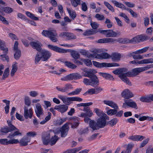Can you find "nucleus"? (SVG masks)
I'll return each mask as SVG.
<instances>
[{"label": "nucleus", "instance_id": "1", "mask_svg": "<svg viewBox=\"0 0 153 153\" xmlns=\"http://www.w3.org/2000/svg\"><path fill=\"white\" fill-rule=\"evenodd\" d=\"M127 71L126 68H122L117 69L113 71V73L115 74L119 75V77L123 81L128 85H131V83L127 78Z\"/></svg>", "mask_w": 153, "mask_h": 153}, {"label": "nucleus", "instance_id": "2", "mask_svg": "<svg viewBox=\"0 0 153 153\" xmlns=\"http://www.w3.org/2000/svg\"><path fill=\"white\" fill-rule=\"evenodd\" d=\"M153 68V64L147 65L145 67L137 68L133 69L131 72H127V76H134L140 72Z\"/></svg>", "mask_w": 153, "mask_h": 153}, {"label": "nucleus", "instance_id": "3", "mask_svg": "<svg viewBox=\"0 0 153 153\" xmlns=\"http://www.w3.org/2000/svg\"><path fill=\"white\" fill-rule=\"evenodd\" d=\"M107 118H99L96 123L94 121L91 122L90 126L93 131L99 129L100 128H103L106 125V120Z\"/></svg>", "mask_w": 153, "mask_h": 153}, {"label": "nucleus", "instance_id": "4", "mask_svg": "<svg viewBox=\"0 0 153 153\" xmlns=\"http://www.w3.org/2000/svg\"><path fill=\"white\" fill-rule=\"evenodd\" d=\"M42 34L45 37H49L53 42H55L57 41L56 37L57 36L58 34L56 31L54 30H43L42 32Z\"/></svg>", "mask_w": 153, "mask_h": 153}, {"label": "nucleus", "instance_id": "5", "mask_svg": "<svg viewBox=\"0 0 153 153\" xmlns=\"http://www.w3.org/2000/svg\"><path fill=\"white\" fill-rule=\"evenodd\" d=\"M93 52L94 53L90 54L91 58H95L97 59H107L111 57L110 55L106 53H103L101 54L98 53H99L98 49H95Z\"/></svg>", "mask_w": 153, "mask_h": 153}, {"label": "nucleus", "instance_id": "6", "mask_svg": "<svg viewBox=\"0 0 153 153\" xmlns=\"http://www.w3.org/2000/svg\"><path fill=\"white\" fill-rule=\"evenodd\" d=\"M58 97L62 100L64 103L67 105L70 104L71 101L81 102L82 100V99L78 97H67L65 96L60 95L58 96Z\"/></svg>", "mask_w": 153, "mask_h": 153}, {"label": "nucleus", "instance_id": "7", "mask_svg": "<svg viewBox=\"0 0 153 153\" xmlns=\"http://www.w3.org/2000/svg\"><path fill=\"white\" fill-rule=\"evenodd\" d=\"M94 65L98 68L110 67H118L119 65L117 63H107L105 62L99 63L95 61H92Z\"/></svg>", "mask_w": 153, "mask_h": 153}, {"label": "nucleus", "instance_id": "8", "mask_svg": "<svg viewBox=\"0 0 153 153\" xmlns=\"http://www.w3.org/2000/svg\"><path fill=\"white\" fill-rule=\"evenodd\" d=\"M82 78V76L79 74L72 73L62 78L61 79L62 81H69L79 79Z\"/></svg>", "mask_w": 153, "mask_h": 153}, {"label": "nucleus", "instance_id": "9", "mask_svg": "<svg viewBox=\"0 0 153 153\" xmlns=\"http://www.w3.org/2000/svg\"><path fill=\"white\" fill-rule=\"evenodd\" d=\"M99 32L104 35L106 37H115L117 36V33L111 30H101Z\"/></svg>", "mask_w": 153, "mask_h": 153}, {"label": "nucleus", "instance_id": "10", "mask_svg": "<svg viewBox=\"0 0 153 153\" xmlns=\"http://www.w3.org/2000/svg\"><path fill=\"white\" fill-rule=\"evenodd\" d=\"M15 143H14V144L19 143L20 146H26L30 141V138L27 137H22L19 140L17 139H15Z\"/></svg>", "mask_w": 153, "mask_h": 153}, {"label": "nucleus", "instance_id": "11", "mask_svg": "<svg viewBox=\"0 0 153 153\" xmlns=\"http://www.w3.org/2000/svg\"><path fill=\"white\" fill-rule=\"evenodd\" d=\"M149 39V37L146 35L142 34L138 35L131 39V41L133 42H140L147 40Z\"/></svg>", "mask_w": 153, "mask_h": 153}, {"label": "nucleus", "instance_id": "12", "mask_svg": "<svg viewBox=\"0 0 153 153\" xmlns=\"http://www.w3.org/2000/svg\"><path fill=\"white\" fill-rule=\"evenodd\" d=\"M70 123H65L60 128V131L61 132V136L62 137H65L67 135L69 130L68 126Z\"/></svg>", "mask_w": 153, "mask_h": 153}, {"label": "nucleus", "instance_id": "13", "mask_svg": "<svg viewBox=\"0 0 153 153\" xmlns=\"http://www.w3.org/2000/svg\"><path fill=\"white\" fill-rule=\"evenodd\" d=\"M18 42L16 41L13 46V51L14 52V57L16 60L18 59L21 56V51L18 48Z\"/></svg>", "mask_w": 153, "mask_h": 153}, {"label": "nucleus", "instance_id": "14", "mask_svg": "<svg viewBox=\"0 0 153 153\" xmlns=\"http://www.w3.org/2000/svg\"><path fill=\"white\" fill-rule=\"evenodd\" d=\"M56 88L59 91L62 92L67 93L69 91V89H72L73 88L72 85L70 83H67L65 84L63 87L57 86Z\"/></svg>", "mask_w": 153, "mask_h": 153}, {"label": "nucleus", "instance_id": "15", "mask_svg": "<svg viewBox=\"0 0 153 153\" xmlns=\"http://www.w3.org/2000/svg\"><path fill=\"white\" fill-rule=\"evenodd\" d=\"M48 47L50 49L59 53H65L69 51V49L61 48L56 46H54L51 45H48Z\"/></svg>", "mask_w": 153, "mask_h": 153}, {"label": "nucleus", "instance_id": "16", "mask_svg": "<svg viewBox=\"0 0 153 153\" xmlns=\"http://www.w3.org/2000/svg\"><path fill=\"white\" fill-rule=\"evenodd\" d=\"M59 36L62 37H66L68 40L74 39L76 38V36L74 34L68 32H62L59 34Z\"/></svg>", "mask_w": 153, "mask_h": 153}, {"label": "nucleus", "instance_id": "17", "mask_svg": "<svg viewBox=\"0 0 153 153\" xmlns=\"http://www.w3.org/2000/svg\"><path fill=\"white\" fill-rule=\"evenodd\" d=\"M24 115L25 118L27 119L28 118H32L33 115V110L32 108L28 109L27 106H25L24 108Z\"/></svg>", "mask_w": 153, "mask_h": 153}, {"label": "nucleus", "instance_id": "18", "mask_svg": "<svg viewBox=\"0 0 153 153\" xmlns=\"http://www.w3.org/2000/svg\"><path fill=\"white\" fill-rule=\"evenodd\" d=\"M121 95L123 97L126 99L132 97L134 96L133 93L128 89L123 90L121 93Z\"/></svg>", "mask_w": 153, "mask_h": 153}, {"label": "nucleus", "instance_id": "19", "mask_svg": "<svg viewBox=\"0 0 153 153\" xmlns=\"http://www.w3.org/2000/svg\"><path fill=\"white\" fill-rule=\"evenodd\" d=\"M40 53L42 57V60L43 61L48 60L51 56V53L46 50H42Z\"/></svg>", "mask_w": 153, "mask_h": 153}, {"label": "nucleus", "instance_id": "20", "mask_svg": "<svg viewBox=\"0 0 153 153\" xmlns=\"http://www.w3.org/2000/svg\"><path fill=\"white\" fill-rule=\"evenodd\" d=\"M35 111L36 116L39 117L43 114V110L41 104L39 103H36V105Z\"/></svg>", "mask_w": 153, "mask_h": 153}, {"label": "nucleus", "instance_id": "21", "mask_svg": "<svg viewBox=\"0 0 153 153\" xmlns=\"http://www.w3.org/2000/svg\"><path fill=\"white\" fill-rule=\"evenodd\" d=\"M30 45L33 48L38 51H40L41 50L42 44L38 41L31 42L30 43Z\"/></svg>", "mask_w": 153, "mask_h": 153}, {"label": "nucleus", "instance_id": "22", "mask_svg": "<svg viewBox=\"0 0 153 153\" xmlns=\"http://www.w3.org/2000/svg\"><path fill=\"white\" fill-rule=\"evenodd\" d=\"M50 137V134L48 132H45L42 134V141L44 145H47L48 144Z\"/></svg>", "mask_w": 153, "mask_h": 153}, {"label": "nucleus", "instance_id": "23", "mask_svg": "<svg viewBox=\"0 0 153 153\" xmlns=\"http://www.w3.org/2000/svg\"><path fill=\"white\" fill-rule=\"evenodd\" d=\"M117 39H115L111 38H103L97 40V42L100 43H116Z\"/></svg>", "mask_w": 153, "mask_h": 153}, {"label": "nucleus", "instance_id": "24", "mask_svg": "<svg viewBox=\"0 0 153 153\" xmlns=\"http://www.w3.org/2000/svg\"><path fill=\"white\" fill-rule=\"evenodd\" d=\"M88 77L90 79L91 85L95 86L98 85L99 82V80L97 77L95 76H90L88 75Z\"/></svg>", "mask_w": 153, "mask_h": 153}, {"label": "nucleus", "instance_id": "25", "mask_svg": "<svg viewBox=\"0 0 153 153\" xmlns=\"http://www.w3.org/2000/svg\"><path fill=\"white\" fill-rule=\"evenodd\" d=\"M104 103L113 108L118 109L117 104L114 101L109 100H105L103 101Z\"/></svg>", "mask_w": 153, "mask_h": 153}, {"label": "nucleus", "instance_id": "26", "mask_svg": "<svg viewBox=\"0 0 153 153\" xmlns=\"http://www.w3.org/2000/svg\"><path fill=\"white\" fill-rule=\"evenodd\" d=\"M94 111L96 113L97 115L100 117V118H107L108 117L106 114L104 113L101 110L98 108H95L94 109Z\"/></svg>", "mask_w": 153, "mask_h": 153}, {"label": "nucleus", "instance_id": "27", "mask_svg": "<svg viewBox=\"0 0 153 153\" xmlns=\"http://www.w3.org/2000/svg\"><path fill=\"white\" fill-rule=\"evenodd\" d=\"M15 140V139H10L8 140L7 139H0V143L4 145H7L10 144H14Z\"/></svg>", "mask_w": 153, "mask_h": 153}, {"label": "nucleus", "instance_id": "28", "mask_svg": "<svg viewBox=\"0 0 153 153\" xmlns=\"http://www.w3.org/2000/svg\"><path fill=\"white\" fill-rule=\"evenodd\" d=\"M145 138L143 136L135 135L128 137V139L134 141H141Z\"/></svg>", "mask_w": 153, "mask_h": 153}, {"label": "nucleus", "instance_id": "29", "mask_svg": "<svg viewBox=\"0 0 153 153\" xmlns=\"http://www.w3.org/2000/svg\"><path fill=\"white\" fill-rule=\"evenodd\" d=\"M99 74L105 78L109 80H114V79L113 76L111 74L99 72Z\"/></svg>", "mask_w": 153, "mask_h": 153}, {"label": "nucleus", "instance_id": "30", "mask_svg": "<svg viewBox=\"0 0 153 153\" xmlns=\"http://www.w3.org/2000/svg\"><path fill=\"white\" fill-rule=\"evenodd\" d=\"M0 49L3 51V53H7L8 49L6 47L5 42L4 41L1 40H0Z\"/></svg>", "mask_w": 153, "mask_h": 153}, {"label": "nucleus", "instance_id": "31", "mask_svg": "<svg viewBox=\"0 0 153 153\" xmlns=\"http://www.w3.org/2000/svg\"><path fill=\"white\" fill-rule=\"evenodd\" d=\"M126 103L127 104L128 106L136 109L138 108V107L136 103L131 100H127Z\"/></svg>", "mask_w": 153, "mask_h": 153}, {"label": "nucleus", "instance_id": "32", "mask_svg": "<svg viewBox=\"0 0 153 153\" xmlns=\"http://www.w3.org/2000/svg\"><path fill=\"white\" fill-rule=\"evenodd\" d=\"M121 54L118 53H114L112 54L111 57L113 61H119L121 58Z\"/></svg>", "mask_w": 153, "mask_h": 153}, {"label": "nucleus", "instance_id": "33", "mask_svg": "<svg viewBox=\"0 0 153 153\" xmlns=\"http://www.w3.org/2000/svg\"><path fill=\"white\" fill-rule=\"evenodd\" d=\"M12 68L10 72V75L11 76L13 77L14 76L15 73L18 69L17 63L16 62H15L14 64L12 65Z\"/></svg>", "mask_w": 153, "mask_h": 153}, {"label": "nucleus", "instance_id": "34", "mask_svg": "<svg viewBox=\"0 0 153 153\" xmlns=\"http://www.w3.org/2000/svg\"><path fill=\"white\" fill-rule=\"evenodd\" d=\"M82 149L81 146L76 148L73 149H69L65 151L64 153H76Z\"/></svg>", "mask_w": 153, "mask_h": 153}, {"label": "nucleus", "instance_id": "35", "mask_svg": "<svg viewBox=\"0 0 153 153\" xmlns=\"http://www.w3.org/2000/svg\"><path fill=\"white\" fill-rule=\"evenodd\" d=\"M58 139V137L57 136L55 135L52 136L51 138L49 140V143L51 146L54 145L56 143Z\"/></svg>", "mask_w": 153, "mask_h": 153}, {"label": "nucleus", "instance_id": "36", "mask_svg": "<svg viewBox=\"0 0 153 153\" xmlns=\"http://www.w3.org/2000/svg\"><path fill=\"white\" fill-rule=\"evenodd\" d=\"M111 1L117 7L123 9H126V7L123 4L117 2L115 0H112Z\"/></svg>", "mask_w": 153, "mask_h": 153}, {"label": "nucleus", "instance_id": "37", "mask_svg": "<svg viewBox=\"0 0 153 153\" xmlns=\"http://www.w3.org/2000/svg\"><path fill=\"white\" fill-rule=\"evenodd\" d=\"M140 64H148L153 63V58L145 59L140 61Z\"/></svg>", "mask_w": 153, "mask_h": 153}, {"label": "nucleus", "instance_id": "38", "mask_svg": "<svg viewBox=\"0 0 153 153\" xmlns=\"http://www.w3.org/2000/svg\"><path fill=\"white\" fill-rule=\"evenodd\" d=\"M42 59V57L40 52H38L36 54L35 58V63L37 64Z\"/></svg>", "mask_w": 153, "mask_h": 153}, {"label": "nucleus", "instance_id": "39", "mask_svg": "<svg viewBox=\"0 0 153 153\" xmlns=\"http://www.w3.org/2000/svg\"><path fill=\"white\" fill-rule=\"evenodd\" d=\"M18 135H22V134L19 131H15L13 133H11L9 134V135L7 136V137L10 139H11L13 137Z\"/></svg>", "mask_w": 153, "mask_h": 153}, {"label": "nucleus", "instance_id": "40", "mask_svg": "<svg viewBox=\"0 0 153 153\" xmlns=\"http://www.w3.org/2000/svg\"><path fill=\"white\" fill-rule=\"evenodd\" d=\"M67 11L71 17L74 20V19L76 17V14L75 12L73 10H71L69 9H67Z\"/></svg>", "mask_w": 153, "mask_h": 153}, {"label": "nucleus", "instance_id": "41", "mask_svg": "<svg viewBox=\"0 0 153 153\" xmlns=\"http://www.w3.org/2000/svg\"><path fill=\"white\" fill-rule=\"evenodd\" d=\"M25 14L27 16L33 20H39L38 18L35 16L33 14L29 11H26Z\"/></svg>", "mask_w": 153, "mask_h": 153}, {"label": "nucleus", "instance_id": "42", "mask_svg": "<svg viewBox=\"0 0 153 153\" xmlns=\"http://www.w3.org/2000/svg\"><path fill=\"white\" fill-rule=\"evenodd\" d=\"M3 12L7 13H10L13 11V10L9 7H2Z\"/></svg>", "mask_w": 153, "mask_h": 153}, {"label": "nucleus", "instance_id": "43", "mask_svg": "<svg viewBox=\"0 0 153 153\" xmlns=\"http://www.w3.org/2000/svg\"><path fill=\"white\" fill-rule=\"evenodd\" d=\"M118 109L114 108V109H110L107 111V113L108 115L110 116L116 115V114L117 112V110Z\"/></svg>", "mask_w": 153, "mask_h": 153}, {"label": "nucleus", "instance_id": "44", "mask_svg": "<svg viewBox=\"0 0 153 153\" xmlns=\"http://www.w3.org/2000/svg\"><path fill=\"white\" fill-rule=\"evenodd\" d=\"M153 30V28L152 27H151L147 28L146 32V36L149 37L150 38L152 35Z\"/></svg>", "mask_w": 153, "mask_h": 153}, {"label": "nucleus", "instance_id": "45", "mask_svg": "<svg viewBox=\"0 0 153 153\" xmlns=\"http://www.w3.org/2000/svg\"><path fill=\"white\" fill-rule=\"evenodd\" d=\"M68 106L63 105L59 106V111L61 113H64L68 109Z\"/></svg>", "mask_w": 153, "mask_h": 153}, {"label": "nucleus", "instance_id": "46", "mask_svg": "<svg viewBox=\"0 0 153 153\" xmlns=\"http://www.w3.org/2000/svg\"><path fill=\"white\" fill-rule=\"evenodd\" d=\"M65 64L66 66L70 68L75 69L76 67V65L70 62L66 61L65 62Z\"/></svg>", "mask_w": 153, "mask_h": 153}, {"label": "nucleus", "instance_id": "47", "mask_svg": "<svg viewBox=\"0 0 153 153\" xmlns=\"http://www.w3.org/2000/svg\"><path fill=\"white\" fill-rule=\"evenodd\" d=\"M149 48V47H146L141 49L137 50V54H140L145 53L147 51Z\"/></svg>", "mask_w": 153, "mask_h": 153}, {"label": "nucleus", "instance_id": "48", "mask_svg": "<svg viewBox=\"0 0 153 153\" xmlns=\"http://www.w3.org/2000/svg\"><path fill=\"white\" fill-rule=\"evenodd\" d=\"M97 72L96 70L94 69H90L88 70L87 72V74L86 75H85V76L88 77V76L90 75V76H95V75L94 74L96 73Z\"/></svg>", "mask_w": 153, "mask_h": 153}, {"label": "nucleus", "instance_id": "49", "mask_svg": "<svg viewBox=\"0 0 153 153\" xmlns=\"http://www.w3.org/2000/svg\"><path fill=\"white\" fill-rule=\"evenodd\" d=\"M71 55L75 59H77L80 58V55L79 53L76 51H73L71 53Z\"/></svg>", "mask_w": 153, "mask_h": 153}, {"label": "nucleus", "instance_id": "50", "mask_svg": "<svg viewBox=\"0 0 153 153\" xmlns=\"http://www.w3.org/2000/svg\"><path fill=\"white\" fill-rule=\"evenodd\" d=\"M71 1L72 4L75 7H76L81 3L80 0H71Z\"/></svg>", "mask_w": 153, "mask_h": 153}, {"label": "nucleus", "instance_id": "51", "mask_svg": "<svg viewBox=\"0 0 153 153\" xmlns=\"http://www.w3.org/2000/svg\"><path fill=\"white\" fill-rule=\"evenodd\" d=\"M24 102L25 104L28 106H30L31 104V101L29 97L28 96H25L24 98Z\"/></svg>", "mask_w": 153, "mask_h": 153}, {"label": "nucleus", "instance_id": "52", "mask_svg": "<svg viewBox=\"0 0 153 153\" xmlns=\"http://www.w3.org/2000/svg\"><path fill=\"white\" fill-rule=\"evenodd\" d=\"M9 74V68H7L4 71L2 76L3 79H4L5 78H7Z\"/></svg>", "mask_w": 153, "mask_h": 153}, {"label": "nucleus", "instance_id": "53", "mask_svg": "<svg viewBox=\"0 0 153 153\" xmlns=\"http://www.w3.org/2000/svg\"><path fill=\"white\" fill-rule=\"evenodd\" d=\"M139 120L140 121H143L146 120H153V117H150L143 116L140 117L139 118Z\"/></svg>", "mask_w": 153, "mask_h": 153}, {"label": "nucleus", "instance_id": "54", "mask_svg": "<svg viewBox=\"0 0 153 153\" xmlns=\"http://www.w3.org/2000/svg\"><path fill=\"white\" fill-rule=\"evenodd\" d=\"M12 131H13L10 129V128H9L7 127H5L2 128L1 129L0 131L1 132L3 133H7Z\"/></svg>", "mask_w": 153, "mask_h": 153}, {"label": "nucleus", "instance_id": "55", "mask_svg": "<svg viewBox=\"0 0 153 153\" xmlns=\"http://www.w3.org/2000/svg\"><path fill=\"white\" fill-rule=\"evenodd\" d=\"M90 23L91 26L93 29H96L99 26V24L96 22H92L91 21Z\"/></svg>", "mask_w": 153, "mask_h": 153}, {"label": "nucleus", "instance_id": "56", "mask_svg": "<svg viewBox=\"0 0 153 153\" xmlns=\"http://www.w3.org/2000/svg\"><path fill=\"white\" fill-rule=\"evenodd\" d=\"M105 24H107V26L108 28H111L113 25V23L108 19H106L105 22Z\"/></svg>", "mask_w": 153, "mask_h": 153}, {"label": "nucleus", "instance_id": "57", "mask_svg": "<svg viewBox=\"0 0 153 153\" xmlns=\"http://www.w3.org/2000/svg\"><path fill=\"white\" fill-rule=\"evenodd\" d=\"M105 5L112 12L114 11L113 7L107 2L104 1V2Z\"/></svg>", "mask_w": 153, "mask_h": 153}, {"label": "nucleus", "instance_id": "58", "mask_svg": "<svg viewBox=\"0 0 153 153\" xmlns=\"http://www.w3.org/2000/svg\"><path fill=\"white\" fill-rule=\"evenodd\" d=\"M140 100L142 102H150L149 96L142 97L140 98Z\"/></svg>", "mask_w": 153, "mask_h": 153}, {"label": "nucleus", "instance_id": "59", "mask_svg": "<svg viewBox=\"0 0 153 153\" xmlns=\"http://www.w3.org/2000/svg\"><path fill=\"white\" fill-rule=\"evenodd\" d=\"M37 135V133L34 131H29L28 132L27 134L26 135L27 137H34Z\"/></svg>", "mask_w": 153, "mask_h": 153}, {"label": "nucleus", "instance_id": "60", "mask_svg": "<svg viewBox=\"0 0 153 153\" xmlns=\"http://www.w3.org/2000/svg\"><path fill=\"white\" fill-rule=\"evenodd\" d=\"M95 17L99 21H102L105 19V17L102 15H100L99 14H97L95 16Z\"/></svg>", "mask_w": 153, "mask_h": 153}, {"label": "nucleus", "instance_id": "61", "mask_svg": "<svg viewBox=\"0 0 153 153\" xmlns=\"http://www.w3.org/2000/svg\"><path fill=\"white\" fill-rule=\"evenodd\" d=\"M81 60L87 66H90V65H92L91 61L89 59H82Z\"/></svg>", "mask_w": 153, "mask_h": 153}, {"label": "nucleus", "instance_id": "62", "mask_svg": "<svg viewBox=\"0 0 153 153\" xmlns=\"http://www.w3.org/2000/svg\"><path fill=\"white\" fill-rule=\"evenodd\" d=\"M93 104L92 102H90L87 103H81L77 104L76 106L78 107H80L81 106H86L91 105Z\"/></svg>", "mask_w": 153, "mask_h": 153}, {"label": "nucleus", "instance_id": "63", "mask_svg": "<svg viewBox=\"0 0 153 153\" xmlns=\"http://www.w3.org/2000/svg\"><path fill=\"white\" fill-rule=\"evenodd\" d=\"M4 54L0 56V58L3 61H7V62L9 61V58L8 56L6 55L7 53H4Z\"/></svg>", "mask_w": 153, "mask_h": 153}, {"label": "nucleus", "instance_id": "64", "mask_svg": "<svg viewBox=\"0 0 153 153\" xmlns=\"http://www.w3.org/2000/svg\"><path fill=\"white\" fill-rule=\"evenodd\" d=\"M118 121V120L117 118H114L111 120L109 122V124L111 126H113L115 125Z\"/></svg>", "mask_w": 153, "mask_h": 153}]
</instances>
